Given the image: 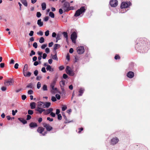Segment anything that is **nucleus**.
<instances>
[{"instance_id": "35", "label": "nucleus", "mask_w": 150, "mask_h": 150, "mask_svg": "<svg viewBox=\"0 0 150 150\" xmlns=\"http://www.w3.org/2000/svg\"><path fill=\"white\" fill-rule=\"evenodd\" d=\"M41 16V14L40 12H38L37 13L36 16L38 18L40 17Z\"/></svg>"}, {"instance_id": "3", "label": "nucleus", "mask_w": 150, "mask_h": 150, "mask_svg": "<svg viewBox=\"0 0 150 150\" xmlns=\"http://www.w3.org/2000/svg\"><path fill=\"white\" fill-rule=\"evenodd\" d=\"M63 5L62 8L64 12L68 11L69 8L70 6V4L68 2H65L63 3Z\"/></svg>"}, {"instance_id": "13", "label": "nucleus", "mask_w": 150, "mask_h": 150, "mask_svg": "<svg viewBox=\"0 0 150 150\" xmlns=\"http://www.w3.org/2000/svg\"><path fill=\"white\" fill-rule=\"evenodd\" d=\"M127 76L128 77L132 78L134 76V73L133 72L129 71L127 73Z\"/></svg>"}, {"instance_id": "29", "label": "nucleus", "mask_w": 150, "mask_h": 150, "mask_svg": "<svg viewBox=\"0 0 150 150\" xmlns=\"http://www.w3.org/2000/svg\"><path fill=\"white\" fill-rule=\"evenodd\" d=\"M49 16L52 18H54V13L52 12H50L49 13Z\"/></svg>"}, {"instance_id": "63", "label": "nucleus", "mask_w": 150, "mask_h": 150, "mask_svg": "<svg viewBox=\"0 0 150 150\" xmlns=\"http://www.w3.org/2000/svg\"><path fill=\"white\" fill-rule=\"evenodd\" d=\"M53 45V42H51L49 44V47H51Z\"/></svg>"}, {"instance_id": "31", "label": "nucleus", "mask_w": 150, "mask_h": 150, "mask_svg": "<svg viewBox=\"0 0 150 150\" xmlns=\"http://www.w3.org/2000/svg\"><path fill=\"white\" fill-rule=\"evenodd\" d=\"M44 40H45L44 38L42 37L40 38L39 42L40 43H42L44 42Z\"/></svg>"}, {"instance_id": "16", "label": "nucleus", "mask_w": 150, "mask_h": 150, "mask_svg": "<svg viewBox=\"0 0 150 150\" xmlns=\"http://www.w3.org/2000/svg\"><path fill=\"white\" fill-rule=\"evenodd\" d=\"M65 84V81H61L60 82V86L62 90H64V86Z\"/></svg>"}, {"instance_id": "11", "label": "nucleus", "mask_w": 150, "mask_h": 150, "mask_svg": "<svg viewBox=\"0 0 150 150\" xmlns=\"http://www.w3.org/2000/svg\"><path fill=\"white\" fill-rule=\"evenodd\" d=\"M119 139L117 137L113 138L111 139V143L112 144L115 145L118 143Z\"/></svg>"}, {"instance_id": "41", "label": "nucleus", "mask_w": 150, "mask_h": 150, "mask_svg": "<svg viewBox=\"0 0 150 150\" xmlns=\"http://www.w3.org/2000/svg\"><path fill=\"white\" fill-rule=\"evenodd\" d=\"M51 100L52 101L55 102L56 101L57 99L56 97H55L54 96H52V97Z\"/></svg>"}, {"instance_id": "18", "label": "nucleus", "mask_w": 150, "mask_h": 150, "mask_svg": "<svg viewBox=\"0 0 150 150\" xmlns=\"http://www.w3.org/2000/svg\"><path fill=\"white\" fill-rule=\"evenodd\" d=\"M84 89L81 88H80L79 89V94L78 95V96H82L83 93L84 92Z\"/></svg>"}, {"instance_id": "53", "label": "nucleus", "mask_w": 150, "mask_h": 150, "mask_svg": "<svg viewBox=\"0 0 150 150\" xmlns=\"http://www.w3.org/2000/svg\"><path fill=\"white\" fill-rule=\"evenodd\" d=\"M60 37L61 35H59L58 34L57 35V37H56V39H57V40H59L60 39Z\"/></svg>"}, {"instance_id": "46", "label": "nucleus", "mask_w": 150, "mask_h": 150, "mask_svg": "<svg viewBox=\"0 0 150 150\" xmlns=\"http://www.w3.org/2000/svg\"><path fill=\"white\" fill-rule=\"evenodd\" d=\"M57 118L59 120H60L62 118V117L60 114L57 115Z\"/></svg>"}, {"instance_id": "45", "label": "nucleus", "mask_w": 150, "mask_h": 150, "mask_svg": "<svg viewBox=\"0 0 150 150\" xmlns=\"http://www.w3.org/2000/svg\"><path fill=\"white\" fill-rule=\"evenodd\" d=\"M67 109V106H64L62 107V110L63 111H64Z\"/></svg>"}, {"instance_id": "54", "label": "nucleus", "mask_w": 150, "mask_h": 150, "mask_svg": "<svg viewBox=\"0 0 150 150\" xmlns=\"http://www.w3.org/2000/svg\"><path fill=\"white\" fill-rule=\"evenodd\" d=\"M47 120L50 122H52L53 121V120L52 118H50V117H47Z\"/></svg>"}, {"instance_id": "6", "label": "nucleus", "mask_w": 150, "mask_h": 150, "mask_svg": "<svg viewBox=\"0 0 150 150\" xmlns=\"http://www.w3.org/2000/svg\"><path fill=\"white\" fill-rule=\"evenodd\" d=\"M77 38L76 33L75 32H73L71 36V38L73 43H75L76 40Z\"/></svg>"}, {"instance_id": "40", "label": "nucleus", "mask_w": 150, "mask_h": 150, "mask_svg": "<svg viewBox=\"0 0 150 150\" xmlns=\"http://www.w3.org/2000/svg\"><path fill=\"white\" fill-rule=\"evenodd\" d=\"M56 98L58 100H59L60 98V96L59 94H56L55 95Z\"/></svg>"}, {"instance_id": "43", "label": "nucleus", "mask_w": 150, "mask_h": 150, "mask_svg": "<svg viewBox=\"0 0 150 150\" xmlns=\"http://www.w3.org/2000/svg\"><path fill=\"white\" fill-rule=\"evenodd\" d=\"M33 46L34 47H35V48H37L38 45H37V42H34L33 44Z\"/></svg>"}, {"instance_id": "12", "label": "nucleus", "mask_w": 150, "mask_h": 150, "mask_svg": "<svg viewBox=\"0 0 150 150\" xmlns=\"http://www.w3.org/2000/svg\"><path fill=\"white\" fill-rule=\"evenodd\" d=\"M35 110L38 112L40 114H41L43 112L45 111V109L38 107L36 108Z\"/></svg>"}, {"instance_id": "27", "label": "nucleus", "mask_w": 150, "mask_h": 150, "mask_svg": "<svg viewBox=\"0 0 150 150\" xmlns=\"http://www.w3.org/2000/svg\"><path fill=\"white\" fill-rule=\"evenodd\" d=\"M22 3L25 6H27V3L26 0H21Z\"/></svg>"}, {"instance_id": "25", "label": "nucleus", "mask_w": 150, "mask_h": 150, "mask_svg": "<svg viewBox=\"0 0 150 150\" xmlns=\"http://www.w3.org/2000/svg\"><path fill=\"white\" fill-rule=\"evenodd\" d=\"M64 36L66 38L67 41L68 39V37L67 32H64L63 33Z\"/></svg>"}, {"instance_id": "24", "label": "nucleus", "mask_w": 150, "mask_h": 150, "mask_svg": "<svg viewBox=\"0 0 150 150\" xmlns=\"http://www.w3.org/2000/svg\"><path fill=\"white\" fill-rule=\"evenodd\" d=\"M18 120L23 124H25L27 122V121L23 118H18Z\"/></svg>"}, {"instance_id": "9", "label": "nucleus", "mask_w": 150, "mask_h": 150, "mask_svg": "<svg viewBox=\"0 0 150 150\" xmlns=\"http://www.w3.org/2000/svg\"><path fill=\"white\" fill-rule=\"evenodd\" d=\"M110 4L112 7H115L118 4V1L117 0H111L110 1Z\"/></svg>"}, {"instance_id": "4", "label": "nucleus", "mask_w": 150, "mask_h": 150, "mask_svg": "<svg viewBox=\"0 0 150 150\" xmlns=\"http://www.w3.org/2000/svg\"><path fill=\"white\" fill-rule=\"evenodd\" d=\"M66 71V73L70 76H72L74 75V73L71 70V67L68 66H67Z\"/></svg>"}, {"instance_id": "44", "label": "nucleus", "mask_w": 150, "mask_h": 150, "mask_svg": "<svg viewBox=\"0 0 150 150\" xmlns=\"http://www.w3.org/2000/svg\"><path fill=\"white\" fill-rule=\"evenodd\" d=\"M21 98L23 100H25L26 98V96L25 95H22L21 96Z\"/></svg>"}, {"instance_id": "1", "label": "nucleus", "mask_w": 150, "mask_h": 150, "mask_svg": "<svg viewBox=\"0 0 150 150\" xmlns=\"http://www.w3.org/2000/svg\"><path fill=\"white\" fill-rule=\"evenodd\" d=\"M51 103L49 102H39L38 103V107H40L42 108H48L50 106Z\"/></svg>"}, {"instance_id": "8", "label": "nucleus", "mask_w": 150, "mask_h": 150, "mask_svg": "<svg viewBox=\"0 0 150 150\" xmlns=\"http://www.w3.org/2000/svg\"><path fill=\"white\" fill-rule=\"evenodd\" d=\"M77 52L79 54H83L84 52L83 46L79 47L77 48Z\"/></svg>"}, {"instance_id": "30", "label": "nucleus", "mask_w": 150, "mask_h": 150, "mask_svg": "<svg viewBox=\"0 0 150 150\" xmlns=\"http://www.w3.org/2000/svg\"><path fill=\"white\" fill-rule=\"evenodd\" d=\"M42 89L44 91H47V86L45 85H44L42 87Z\"/></svg>"}, {"instance_id": "39", "label": "nucleus", "mask_w": 150, "mask_h": 150, "mask_svg": "<svg viewBox=\"0 0 150 150\" xmlns=\"http://www.w3.org/2000/svg\"><path fill=\"white\" fill-rule=\"evenodd\" d=\"M35 52L33 50L31 51V53L30 54V56H32L33 55H35Z\"/></svg>"}, {"instance_id": "7", "label": "nucleus", "mask_w": 150, "mask_h": 150, "mask_svg": "<svg viewBox=\"0 0 150 150\" xmlns=\"http://www.w3.org/2000/svg\"><path fill=\"white\" fill-rule=\"evenodd\" d=\"M44 130V129L43 128L41 127H40L38 128L37 129V132L38 133L41 134L42 135L45 136L47 133V132H43Z\"/></svg>"}, {"instance_id": "50", "label": "nucleus", "mask_w": 150, "mask_h": 150, "mask_svg": "<svg viewBox=\"0 0 150 150\" xmlns=\"http://www.w3.org/2000/svg\"><path fill=\"white\" fill-rule=\"evenodd\" d=\"M45 52L47 53H48L50 52V49L48 48H47L45 50Z\"/></svg>"}, {"instance_id": "19", "label": "nucleus", "mask_w": 150, "mask_h": 150, "mask_svg": "<svg viewBox=\"0 0 150 150\" xmlns=\"http://www.w3.org/2000/svg\"><path fill=\"white\" fill-rule=\"evenodd\" d=\"M53 109L52 108H50L49 109L45 110V114H48L50 113L53 111Z\"/></svg>"}, {"instance_id": "59", "label": "nucleus", "mask_w": 150, "mask_h": 150, "mask_svg": "<svg viewBox=\"0 0 150 150\" xmlns=\"http://www.w3.org/2000/svg\"><path fill=\"white\" fill-rule=\"evenodd\" d=\"M6 89V87L3 86L1 87V90L3 91H5Z\"/></svg>"}, {"instance_id": "5", "label": "nucleus", "mask_w": 150, "mask_h": 150, "mask_svg": "<svg viewBox=\"0 0 150 150\" xmlns=\"http://www.w3.org/2000/svg\"><path fill=\"white\" fill-rule=\"evenodd\" d=\"M131 4L130 2H122L121 5V8H127L129 6L131 5Z\"/></svg>"}, {"instance_id": "58", "label": "nucleus", "mask_w": 150, "mask_h": 150, "mask_svg": "<svg viewBox=\"0 0 150 150\" xmlns=\"http://www.w3.org/2000/svg\"><path fill=\"white\" fill-rule=\"evenodd\" d=\"M50 115L52 117H54L55 116V114L52 112L50 113Z\"/></svg>"}, {"instance_id": "32", "label": "nucleus", "mask_w": 150, "mask_h": 150, "mask_svg": "<svg viewBox=\"0 0 150 150\" xmlns=\"http://www.w3.org/2000/svg\"><path fill=\"white\" fill-rule=\"evenodd\" d=\"M46 69L47 71H51V69H52V67L50 65H48L47 66V67H46Z\"/></svg>"}, {"instance_id": "20", "label": "nucleus", "mask_w": 150, "mask_h": 150, "mask_svg": "<svg viewBox=\"0 0 150 150\" xmlns=\"http://www.w3.org/2000/svg\"><path fill=\"white\" fill-rule=\"evenodd\" d=\"M23 74L24 76L25 77H30L31 74V73L29 72H27V71L23 73Z\"/></svg>"}, {"instance_id": "14", "label": "nucleus", "mask_w": 150, "mask_h": 150, "mask_svg": "<svg viewBox=\"0 0 150 150\" xmlns=\"http://www.w3.org/2000/svg\"><path fill=\"white\" fill-rule=\"evenodd\" d=\"M13 81L12 79H11L10 80H9L7 81L6 83H5L6 84V85L8 86L9 85H12L13 84Z\"/></svg>"}, {"instance_id": "48", "label": "nucleus", "mask_w": 150, "mask_h": 150, "mask_svg": "<svg viewBox=\"0 0 150 150\" xmlns=\"http://www.w3.org/2000/svg\"><path fill=\"white\" fill-rule=\"evenodd\" d=\"M32 87H33L32 84L31 83H30L27 86V87L29 88H32Z\"/></svg>"}, {"instance_id": "23", "label": "nucleus", "mask_w": 150, "mask_h": 150, "mask_svg": "<svg viewBox=\"0 0 150 150\" xmlns=\"http://www.w3.org/2000/svg\"><path fill=\"white\" fill-rule=\"evenodd\" d=\"M30 106L31 109H34L35 108L36 103L35 102H32L30 103Z\"/></svg>"}, {"instance_id": "26", "label": "nucleus", "mask_w": 150, "mask_h": 150, "mask_svg": "<svg viewBox=\"0 0 150 150\" xmlns=\"http://www.w3.org/2000/svg\"><path fill=\"white\" fill-rule=\"evenodd\" d=\"M28 65L27 64H25L24 67L23 69V73L27 72L28 70Z\"/></svg>"}, {"instance_id": "15", "label": "nucleus", "mask_w": 150, "mask_h": 150, "mask_svg": "<svg viewBox=\"0 0 150 150\" xmlns=\"http://www.w3.org/2000/svg\"><path fill=\"white\" fill-rule=\"evenodd\" d=\"M56 83V81H54L53 82L51 83L50 85L51 87V88L54 91H56L57 90V88H56L54 87V86Z\"/></svg>"}, {"instance_id": "47", "label": "nucleus", "mask_w": 150, "mask_h": 150, "mask_svg": "<svg viewBox=\"0 0 150 150\" xmlns=\"http://www.w3.org/2000/svg\"><path fill=\"white\" fill-rule=\"evenodd\" d=\"M33 91L31 90H29L28 92V94H30V95L32 94H33Z\"/></svg>"}, {"instance_id": "57", "label": "nucleus", "mask_w": 150, "mask_h": 150, "mask_svg": "<svg viewBox=\"0 0 150 150\" xmlns=\"http://www.w3.org/2000/svg\"><path fill=\"white\" fill-rule=\"evenodd\" d=\"M41 71L43 73H45L46 72L45 70V68L44 67H43L41 69Z\"/></svg>"}, {"instance_id": "38", "label": "nucleus", "mask_w": 150, "mask_h": 150, "mask_svg": "<svg viewBox=\"0 0 150 150\" xmlns=\"http://www.w3.org/2000/svg\"><path fill=\"white\" fill-rule=\"evenodd\" d=\"M37 88L38 89H39L41 87V83L40 82H38L37 85Z\"/></svg>"}, {"instance_id": "2", "label": "nucleus", "mask_w": 150, "mask_h": 150, "mask_svg": "<svg viewBox=\"0 0 150 150\" xmlns=\"http://www.w3.org/2000/svg\"><path fill=\"white\" fill-rule=\"evenodd\" d=\"M86 11L85 7L83 6L81 7L79 9L77 10L74 15L75 17L79 16L81 14L84 13Z\"/></svg>"}, {"instance_id": "10", "label": "nucleus", "mask_w": 150, "mask_h": 150, "mask_svg": "<svg viewBox=\"0 0 150 150\" xmlns=\"http://www.w3.org/2000/svg\"><path fill=\"white\" fill-rule=\"evenodd\" d=\"M44 127L46 128L48 131H50L52 129V127H51L49 124L44 123L43 124Z\"/></svg>"}, {"instance_id": "34", "label": "nucleus", "mask_w": 150, "mask_h": 150, "mask_svg": "<svg viewBox=\"0 0 150 150\" xmlns=\"http://www.w3.org/2000/svg\"><path fill=\"white\" fill-rule=\"evenodd\" d=\"M38 35H40V36H42L43 35V33L41 31H40L39 32L37 33Z\"/></svg>"}, {"instance_id": "22", "label": "nucleus", "mask_w": 150, "mask_h": 150, "mask_svg": "<svg viewBox=\"0 0 150 150\" xmlns=\"http://www.w3.org/2000/svg\"><path fill=\"white\" fill-rule=\"evenodd\" d=\"M60 47V45L56 44H55L54 46V50H55L57 49H58Z\"/></svg>"}, {"instance_id": "56", "label": "nucleus", "mask_w": 150, "mask_h": 150, "mask_svg": "<svg viewBox=\"0 0 150 150\" xmlns=\"http://www.w3.org/2000/svg\"><path fill=\"white\" fill-rule=\"evenodd\" d=\"M34 73L35 76H37L38 74V71L36 70L34 72Z\"/></svg>"}, {"instance_id": "37", "label": "nucleus", "mask_w": 150, "mask_h": 150, "mask_svg": "<svg viewBox=\"0 0 150 150\" xmlns=\"http://www.w3.org/2000/svg\"><path fill=\"white\" fill-rule=\"evenodd\" d=\"M47 46V44L42 45L41 46V48L42 49H44L45 48V47Z\"/></svg>"}, {"instance_id": "61", "label": "nucleus", "mask_w": 150, "mask_h": 150, "mask_svg": "<svg viewBox=\"0 0 150 150\" xmlns=\"http://www.w3.org/2000/svg\"><path fill=\"white\" fill-rule=\"evenodd\" d=\"M47 56V54L45 53L43 54L42 58L43 59H45Z\"/></svg>"}, {"instance_id": "51", "label": "nucleus", "mask_w": 150, "mask_h": 150, "mask_svg": "<svg viewBox=\"0 0 150 150\" xmlns=\"http://www.w3.org/2000/svg\"><path fill=\"white\" fill-rule=\"evenodd\" d=\"M63 10L62 8H60L59 10V13L60 14H61L63 13Z\"/></svg>"}, {"instance_id": "33", "label": "nucleus", "mask_w": 150, "mask_h": 150, "mask_svg": "<svg viewBox=\"0 0 150 150\" xmlns=\"http://www.w3.org/2000/svg\"><path fill=\"white\" fill-rule=\"evenodd\" d=\"M52 58L53 59L57 61L58 60V58L57 55V54H56L54 55L53 56Z\"/></svg>"}, {"instance_id": "36", "label": "nucleus", "mask_w": 150, "mask_h": 150, "mask_svg": "<svg viewBox=\"0 0 150 150\" xmlns=\"http://www.w3.org/2000/svg\"><path fill=\"white\" fill-rule=\"evenodd\" d=\"M33 112L32 110H29L28 111V113L29 114L31 115L33 114Z\"/></svg>"}, {"instance_id": "21", "label": "nucleus", "mask_w": 150, "mask_h": 150, "mask_svg": "<svg viewBox=\"0 0 150 150\" xmlns=\"http://www.w3.org/2000/svg\"><path fill=\"white\" fill-rule=\"evenodd\" d=\"M29 126L31 127L34 128L37 126V125L35 123L31 122Z\"/></svg>"}, {"instance_id": "55", "label": "nucleus", "mask_w": 150, "mask_h": 150, "mask_svg": "<svg viewBox=\"0 0 150 150\" xmlns=\"http://www.w3.org/2000/svg\"><path fill=\"white\" fill-rule=\"evenodd\" d=\"M5 64L4 63H1L0 64V67L1 68H3L4 67Z\"/></svg>"}, {"instance_id": "52", "label": "nucleus", "mask_w": 150, "mask_h": 150, "mask_svg": "<svg viewBox=\"0 0 150 150\" xmlns=\"http://www.w3.org/2000/svg\"><path fill=\"white\" fill-rule=\"evenodd\" d=\"M49 19V18L48 16H46V17H45L44 18V20L45 21H48V19Z\"/></svg>"}, {"instance_id": "62", "label": "nucleus", "mask_w": 150, "mask_h": 150, "mask_svg": "<svg viewBox=\"0 0 150 150\" xmlns=\"http://www.w3.org/2000/svg\"><path fill=\"white\" fill-rule=\"evenodd\" d=\"M63 77L64 79H66L67 78L68 76L66 74H64L63 75Z\"/></svg>"}, {"instance_id": "64", "label": "nucleus", "mask_w": 150, "mask_h": 150, "mask_svg": "<svg viewBox=\"0 0 150 150\" xmlns=\"http://www.w3.org/2000/svg\"><path fill=\"white\" fill-rule=\"evenodd\" d=\"M64 69V67L63 66H60L59 67V69L60 70H62Z\"/></svg>"}, {"instance_id": "60", "label": "nucleus", "mask_w": 150, "mask_h": 150, "mask_svg": "<svg viewBox=\"0 0 150 150\" xmlns=\"http://www.w3.org/2000/svg\"><path fill=\"white\" fill-rule=\"evenodd\" d=\"M19 65L18 63H16L14 65V68L16 69H17Z\"/></svg>"}, {"instance_id": "28", "label": "nucleus", "mask_w": 150, "mask_h": 150, "mask_svg": "<svg viewBox=\"0 0 150 150\" xmlns=\"http://www.w3.org/2000/svg\"><path fill=\"white\" fill-rule=\"evenodd\" d=\"M41 6L42 10H45L46 8V5L45 3H43L41 4Z\"/></svg>"}, {"instance_id": "17", "label": "nucleus", "mask_w": 150, "mask_h": 150, "mask_svg": "<svg viewBox=\"0 0 150 150\" xmlns=\"http://www.w3.org/2000/svg\"><path fill=\"white\" fill-rule=\"evenodd\" d=\"M37 23L39 27L42 26L43 25V23L41 21V19H40L38 20Z\"/></svg>"}, {"instance_id": "49", "label": "nucleus", "mask_w": 150, "mask_h": 150, "mask_svg": "<svg viewBox=\"0 0 150 150\" xmlns=\"http://www.w3.org/2000/svg\"><path fill=\"white\" fill-rule=\"evenodd\" d=\"M34 33V32L33 31H31L29 34V35L30 36H33Z\"/></svg>"}, {"instance_id": "42", "label": "nucleus", "mask_w": 150, "mask_h": 150, "mask_svg": "<svg viewBox=\"0 0 150 150\" xmlns=\"http://www.w3.org/2000/svg\"><path fill=\"white\" fill-rule=\"evenodd\" d=\"M49 35V31L48 30H47L45 32V35L46 36H47Z\"/></svg>"}]
</instances>
